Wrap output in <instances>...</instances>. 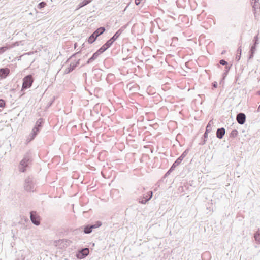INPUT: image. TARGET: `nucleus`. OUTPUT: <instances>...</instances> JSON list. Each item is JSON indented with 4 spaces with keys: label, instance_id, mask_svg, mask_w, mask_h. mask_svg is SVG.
<instances>
[{
    "label": "nucleus",
    "instance_id": "obj_9",
    "mask_svg": "<svg viewBox=\"0 0 260 260\" xmlns=\"http://www.w3.org/2000/svg\"><path fill=\"white\" fill-rule=\"evenodd\" d=\"M89 251L88 248H82L78 251L76 254V256L78 259L84 258L88 255Z\"/></svg>",
    "mask_w": 260,
    "mask_h": 260
},
{
    "label": "nucleus",
    "instance_id": "obj_31",
    "mask_svg": "<svg viewBox=\"0 0 260 260\" xmlns=\"http://www.w3.org/2000/svg\"><path fill=\"white\" fill-rule=\"evenodd\" d=\"M46 5V3L45 2H41L38 5V8L39 9H41L45 7Z\"/></svg>",
    "mask_w": 260,
    "mask_h": 260
},
{
    "label": "nucleus",
    "instance_id": "obj_25",
    "mask_svg": "<svg viewBox=\"0 0 260 260\" xmlns=\"http://www.w3.org/2000/svg\"><path fill=\"white\" fill-rule=\"evenodd\" d=\"M254 238L255 241L260 244V230H258L255 234H254Z\"/></svg>",
    "mask_w": 260,
    "mask_h": 260
},
{
    "label": "nucleus",
    "instance_id": "obj_43",
    "mask_svg": "<svg viewBox=\"0 0 260 260\" xmlns=\"http://www.w3.org/2000/svg\"><path fill=\"white\" fill-rule=\"evenodd\" d=\"M150 192H151V191H149V192H148V195H147L146 197L150 196Z\"/></svg>",
    "mask_w": 260,
    "mask_h": 260
},
{
    "label": "nucleus",
    "instance_id": "obj_17",
    "mask_svg": "<svg viewBox=\"0 0 260 260\" xmlns=\"http://www.w3.org/2000/svg\"><path fill=\"white\" fill-rule=\"evenodd\" d=\"M105 31V28L104 27H100V28H98L94 32L93 34L96 36L99 37L101 35L103 34L104 31Z\"/></svg>",
    "mask_w": 260,
    "mask_h": 260
},
{
    "label": "nucleus",
    "instance_id": "obj_5",
    "mask_svg": "<svg viewBox=\"0 0 260 260\" xmlns=\"http://www.w3.org/2000/svg\"><path fill=\"white\" fill-rule=\"evenodd\" d=\"M24 186L27 192H34L35 190V183L31 177H28L25 179Z\"/></svg>",
    "mask_w": 260,
    "mask_h": 260
},
{
    "label": "nucleus",
    "instance_id": "obj_33",
    "mask_svg": "<svg viewBox=\"0 0 260 260\" xmlns=\"http://www.w3.org/2000/svg\"><path fill=\"white\" fill-rule=\"evenodd\" d=\"M219 63L221 65H222V66H228V62L224 59H221L220 61H219Z\"/></svg>",
    "mask_w": 260,
    "mask_h": 260
},
{
    "label": "nucleus",
    "instance_id": "obj_18",
    "mask_svg": "<svg viewBox=\"0 0 260 260\" xmlns=\"http://www.w3.org/2000/svg\"><path fill=\"white\" fill-rule=\"evenodd\" d=\"M152 192H150V196L145 197H144L143 199L139 201V202L143 204H146L148 201H149L151 199V198L152 197Z\"/></svg>",
    "mask_w": 260,
    "mask_h": 260
},
{
    "label": "nucleus",
    "instance_id": "obj_39",
    "mask_svg": "<svg viewBox=\"0 0 260 260\" xmlns=\"http://www.w3.org/2000/svg\"><path fill=\"white\" fill-rule=\"evenodd\" d=\"M142 1V0H135L136 5H139L141 3Z\"/></svg>",
    "mask_w": 260,
    "mask_h": 260
},
{
    "label": "nucleus",
    "instance_id": "obj_26",
    "mask_svg": "<svg viewBox=\"0 0 260 260\" xmlns=\"http://www.w3.org/2000/svg\"><path fill=\"white\" fill-rule=\"evenodd\" d=\"M11 48H12L11 46H8L7 45L0 47V54H3L6 50L10 49Z\"/></svg>",
    "mask_w": 260,
    "mask_h": 260
},
{
    "label": "nucleus",
    "instance_id": "obj_19",
    "mask_svg": "<svg viewBox=\"0 0 260 260\" xmlns=\"http://www.w3.org/2000/svg\"><path fill=\"white\" fill-rule=\"evenodd\" d=\"M125 28V26H122L115 33V41L120 36Z\"/></svg>",
    "mask_w": 260,
    "mask_h": 260
},
{
    "label": "nucleus",
    "instance_id": "obj_1",
    "mask_svg": "<svg viewBox=\"0 0 260 260\" xmlns=\"http://www.w3.org/2000/svg\"><path fill=\"white\" fill-rule=\"evenodd\" d=\"M31 162V156L29 153H27L24 156L23 159L20 162L19 169L21 172H25L26 168Z\"/></svg>",
    "mask_w": 260,
    "mask_h": 260
},
{
    "label": "nucleus",
    "instance_id": "obj_47",
    "mask_svg": "<svg viewBox=\"0 0 260 260\" xmlns=\"http://www.w3.org/2000/svg\"><path fill=\"white\" fill-rule=\"evenodd\" d=\"M259 94H260V91H259Z\"/></svg>",
    "mask_w": 260,
    "mask_h": 260
},
{
    "label": "nucleus",
    "instance_id": "obj_30",
    "mask_svg": "<svg viewBox=\"0 0 260 260\" xmlns=\"http://www.w3.org/2000/svg\"><path fill=\"white\" fill-rule=\"evenodd\" d=\"M211 121H210L208 124H207L206 127V131L204 133H206L208 135V133L211 132L212 130V128L210 125V122Z\"/></svg>",
    "mask_w": 260,
    "mask_h": 260
},
{
    "label": "nucleus",
    "instance_id": "obj_44",
    "mask_svg": "<svg viewBox=\"0 0 260 260\" xmlns=\"http://www.w3.org/2000/svg\"><path fill=\"white\" fill-rule=\"evenodd\" d=\"M112 76V74H109V75H108V77H107V78H109L110 76Z\"/></svg>",
    "mask_w": 260,
    "mask_h": 260
},
{
    "label": "nucleus",
    "instance_id": "obj_23",
    "mask_svg": "<svg viewBox=\"0 0 260 260\" xmlns=\"http://www.w3.org/2000/svg\"><path fill=\"white\" fill-rule=\"evenodd\" d=\"M182 160L181 159V158H179V157L174 162L173 165L171 166V167L173 168V169H175V168L178 166L180 163L181 162Z\"/></svg>",
    "mask_w": 260,
    "mask_h": 260
},
{
    "label": "nucleus",
    "instance_id": "obj_2",
    "mask_svg": "<svg viewBox=\"0 0 260 260\" xmlns=\"http://www.w3.org/2000/svg\"><path fill=\"white\" fill-rule=\"evenodd\" d=\"M43 123V119L39 118L36 122L35 127L33 128L31 133L29 134V141L32 140L38 133L40 132V129L42 127Z\"/></svg>",
    "mask_w": 260,
    "mask_h": 260
},
{
    "label": "nucleus",
    "instance_id": "obj_6",
    "mask_svg": "<svg viewBox=\"0 0 260 260\" xmlns=\"http://www.w3.org/2000/svg\"><path fill=\"white\" fill-rule=\"evenodd\" d=\"M102 225L101 221H96L95 224H88L84 227V233L85 234H90L92 232L93 229L99 228Z\"/></svg>",
    "mask_w": 260,
    "mask_h": 260
},
{
    "label": "nucleus",
    "instance_id": "obj_22",
    "mask_svg": "<svg viewBox=\"0 0 260 260\" xmlns=\"http://www.w3.org/2000/svg\"><path fill=\"white\" fill-rule=\"evenodd\" d=\"M98 38V37H96L93 33L88 38V42L89 43V44H92L93 43L96 39V38Z\"/></svg>",
    "mask_w": 260,
    "mask_h": 260
},
{
    "label": "nucleus",
    "instance_id": "obj_27",
    "mask_svg": "<svg viewBox=\"0 0 260 260\" xmlns=\"http://www.w3.org/2000/svg\"><path fill=\"white\" fill-rule=\"evenodd\" d=\"M230 69L231 67L229 66H226L225 67L224 72L222 74V77L223 79H224L228 75Z\"/></svg>",
    "mask_w": 260,
    "mask_h": 260
},
{
    "label": "nucleus",
    "instance_id": "obj_21",
    "mask_svg": "<svg viewBox=\"0 0 260 260\" xmlns=\"http://www.w3.org/2000/svg\"><path fill=\"white\" fill-rule=\"evenodd\" d=\"M241 53H242L241 46H240L237 50V55L236 56V59L237 61H239L240 59L241 56Z\"/></svg>",
    "mask_w": 260,
    "mask_h": 260
},
{
    "label": "nucleus",
    "instance_id": "obj_11",
    "mask_svg": "<svg viewBox=\"0 0 260 260\" xmlns=\"http://www.w3.org/2000/svg\"><path fill=\"white\" fill-rule=\"evenodd\" d=\"M246 118V115L244 113L240 112L237 115L236 120L239 124L242 125L245 122Z\"/></svg>",
    "mask_w": 260,
    "mask_h": 260
},
{
    "label": "nucleus",
    "instance_id": "obj_36",
    "mask_svg": "<svg viewBox=\"0 0 260 260\" xmlns=\"http://www.w3.org/2000/svg\"><path fill=\"white\" fill-rule=\"evenodd\" d=\"M21 42H16L14 43H13L12 45H7V46H11L12 48H13L14 47L19 46L20 43H21Z\"/></svg>",
    "mask_w": 260,
    "mask_h": 260
},
{
    "label": "nucleus",
    "instance_id": "obj_8",
    "mask_svg": "<svg viewBox=\"0 0 260 260\" xmlns=\"http://www.w3.org/2000/svg\"><path fill=\"white\" fill-rule=\"evenodd\" d=\"M30 218L32 223L36 225H39L40 224V217L37 214L36 211H31L30 213Z\"/></svg>",
    "mask_w": 260,
    "mask_h": 260
},
{
    "label": "nucleus",
    "instance_id": "obj_28",
    "mask_svg": "<svg viewBox=\"0 0 260 260\" xmlns=\"http://www.w3.org/2000/svg\"><path fill=\"white\" fill-rule=\"evenodd\" d=\"M189 151V148H187L182 154L179 157V158H181V159L182 160L184 157L188 154Z\"/></svg>",
    "mask_w": 260,
    "mask_h": 260
},
{
    "label": "nucleus",
    "instance_id": "obj_16",
    "mask_svg": "<svg viewBox=\"0 0 260 260\" xmlns=\"http://www.w3.org/2000/svg\"><path fill=\"white\" fill-rule=\"evenodd\" d=\"M251 4L252 7L253 11L260 8L258 0H251Z\"/></svg>",
    "mask_w": 260,
    "mask_h": 260
},
{
    "label": "nucleus",
    "instance_id": "obj_35",
    "mask_svg": "<svg viewBox=\"0 0 260 260\" xmlns=\"http://www.w3.org/2000/svg\"><path fill=\"white\" fill-rule=\"evenodd\" d=\"M174 169H173V168L170 167V169L168 170V171L166 173L165 175V177L168 176L170 174V173L174 171Z\"/></svg>",
    "mask_w": 260,
    "mask_h": 260
},
{
    "label": "nucleus",
    "instance_id": "obj_12",
    "mask_svg": "<svg viewBox=\"0 0 260 260\" xmlns=\"http://www.w3.org/2000/svg\"><path fill=\"white\" fill-rule=\"evenodd\" d=\"M79 61L80 59H78V60L76 62L71 63L69 67L67 68L65 70V73L69 74L72 71H73L76 68V67L79 64Z\"/></svg>",
    "mask_w": 260,
    "mask_h": 260
},
{
    "label": "nucleus",
    "instance_id": "obj_24",
    "mask_svg": "<svg viewBox=\"0 0 260 260\" xmlns=\"http://www.w3.org/2000/svg\"><path fill=\"white\" fill-rule=\"evenodd\" d=\"M92 0H83V1L78 5L79 8L83 7L89 3H90Z\"/></svg>",
    "mask_w": 260,
    "mask_h": 260
},
{
    "label": "nucleus",
    "instance_id": "obj_3",
    "mask_svg": "<svg viewBox=\"0 0 260 260\" xmlns=\"http://www.w3.org/2000/svg\"><path fill=\"white\" fill-rule=\"evenodd\" d=\"M252 44L251 46L248 54V59H252L256 51L257 45L259 44V37L258 35L255 36L252 41Z\"/></svg>",
    "mask_w": 260,
    "mask_h": 260
},
{
    "label": "nucleus",
    "instance_id": "obj_40",
    "mask_svg": "<svg viewBox=\"0 0 260 260\" xmlns=\"http://www.w3.org/2000/svg\"><path fill=\"white\" fill-rule=\"evenodd\" d=\"M79 53H80V52H77V53H76L74 54L73 55H72L71 56V57H70V58H73V57H75V56H76V55H78Z\"/></svg>",
    "mask_w": 260,
    "mask_h": 260
},
{
    "label": "nucleus",
    "instance_id": "obj_20",
    "mask_svg": "<svg viewBox=\"0 0 260 260\" xmlns=\"http://www.w3.org/2000/svg\"><path fill=\"white\" fill-rule=\"evenodd\" d=\"M208 135L206 133H204L201 138V141L199 143L200 145H204L208 139Z\"/></svg>",
    "mask_w": 260,
    "mask_h": 260
},
{
    "label": "nucleus",
    "instance_id": "obj_7",
    "mask_svg": "<svg viewBox=\"0 0 260 260\" xmlns=\"http://www.w3.org/2000/svg\"><path fill=\"white\" fill-rule=\"evenodd\" d=\"M71 241L67 239H60L54 241L55 245L58 246L59 248L67 247L70 245Z\"/></svg>",
    "mask_w": 260,
    "mask_h": 260
},
{
    "label": "nucleus",
    "instance_id": "obj_4",
    "mask_svg": "<svg viewBox=\"0 0 260 260\" xmlns=\"http://www.w3.org/2000/svg\"><path fill=\"white\" fill-rule=\"evenodd\" d=\"M34 82V79L31 75H28L26 76L23 79V83L21 88V91H24L28 88H29Z\"/></svg>",
    "mask_w": 260,
    "mask_h": 260
},
{
    "label": "nucleus",
    "instance_id": "obj_46",
    "mask_svg": "<svg viewBox=\"0 0 260 260\" xmlns=\"http://www.w3.org/2000/svg\"><path fill=\"white\" fill-rule=\"evenodd\" d=\"M116 190H116V189H115V190H114L115 192H116Z\"/></svg>",
    "mask_w": 260,
    "mask_h": 260
},
{
    "label": "nucleus",
    "instance_id": "obj_42",
    "mask_svg": "<svg viewBox=\"0 0 260 260\" xmlns=\"http://www.w3.org/2000/svg\"><path fill=\"white\" fill-rule=\"evenodd\" d=\"M225 53V50H223V51H222L221 54H222V55L224 54Z\"/></svg>",
    "mask_w": 260,
    "mask_h": 260
},
{
    "label": "nucleus",
    "instance_id": "obj_10",
    "mask_svg": "<svg viewBox=\"0 0 260 260\" xmlns=\"http://www.w3.org/2000/svg\"><path fill=\"white\" fill-rule=\"evenodd\" d=\"M114 43V36H112L105 44H104L101 48H99L101 52L103 53L107 49H108Z\"/></svg>",
    "mask_w": 260,
    "mask_h": 260
},
{
    "label": "nucleus",
    "instance_id": "obj_13",
    "mask_svg": "<svg viewBox=\"0 0 260 260\" xmlns=\"http://www.w3.org/2000/svg\"><path fill=\"white\" fill-rule=\"evenodd\" d=\"M225 134V129L224 127L219 128L216 131V137L219 139L223 138Z\"/></svg>",
    "mask_w": 260,
    "mask_h": 260
},
{
    "label": "nucleus",
    "instance_id": "obj_45",
    "mask_svg": "<svg viewBox=\"0 0 260 260\" xmlns=\"http://www.w3.org/2000/svg\"><path fill=\"white\" fill-rule=\"evenodd\" d=\"M74 45H75V47H76L77 46V43H75Z\"/></svg>",
    "mask_w": 260,
    "mask_h": 260
},
{
    "label": "nucleus",
    "instance_id": "obj_32",
    "mask_svg": "<svg viewBox=\"0 0 260 260\" xmlns=\"http://www.w3.org/2000/svg\"><path fill=\"white\" fill-rule=\"evenodd\" d=\"M117 99H118V102L116 103V104H115V107L116 106V105L117 106H118V109L122 108V106H121V103L120 102V99L118 97H117ZM116 110H117L115 108L114 111H115Z\"/></svg>",
    "mask_w": 260,
    "mask_h": 260
},
{
    "label": "nucleus",
    "instance_id": "obj_38",
    "mask_svg": "<svg viewBox=\"0 0 260 260\" xmlns=\"http://www.w3.org/2000/svg\"><path fill=\"white\" fill-rule=\"evenodd\" d=\"M212 87L214 88H216L217 87V86H218V84H217V82H214L212 83Z\"/></svg>",
    "mask_w": 260,
    "mask_h": 260
},
{
    "label": "nucleus",
    "instance_id": "obj_14",
    "mask_svg": "<svg viewBox=\"0 0 260 260\" xmlns=\"http://www.w3.org/2000/svg\"><path fill=\"white\" fill-rule=\"evenodd\" d=\"M99 51H100V50L99 49L94 53H93L92 56L87 60V64H89L93 62L95 59H96L98 58L99 55L102 53V52Z\"/></svg>",
    "mask_w": 260,
    "mask_h": 260
},
{
    "label": "nucleus",
    "instance_id": "obj_41",
    "mask_svg": "<svg viewBox=\"0 0 260 260\" xmlns=\"http://www.w3.org/2000/svg\"><path fill=\"white\" fill-rule=\"evenodd\" d=\"M257 112H260V104H259V106H258V107L257 108Z\"/></svg>",
    "mask_w": 260,
    "mask_h": 260
},
{
    "label": "nucleus",
    "instance_id": "obj_15",
    "mask_svg": "<svg viewBox=\"0 0 260 260\" xmlns=\"http://www.w3.org/2000/svg\"><path fill=\"white\" fill-rule=\"evenodd\" d=\"M10 73V70L7 68L0 69V77L2 78H5Z\"/></svg>",
    "mask_w": 260,
    "mask_h": 260
},
{
    "label": "nucleus",
    "instance_id": "obj_34",
    "mask_svg": "<svg viewBox=\"0 0 260 260\" xmlns=\"http://www.w3.org/2000/svg\"><path fill=\"white\" fill-rule=\"evenodd\" d=\"M6 102L3 99H0V107L4 108L5 107Z\"/></svg>",
    "mask_w": 260,
    "mask_h": 260
},
{
    "label": "nucleus",
    "instance_id": "obj_37",
    "mask_svg": "<svg viewBox=\"0 0 260 260\" xmlns=\"http://www.w3.org/2000/svg\"><path fill=\"white\" fill-rule=\"evenodd\" d=\"M122 163V159H115V164L118 165V164H120Z\"/></svg>",
    "mask_w": 260,
    "mask_h": 260
},
{
    "label": "nucleus",
    "instance_id": "obj_29",
    "mask_svg": "<svg viewBox=\"0 0 260 260\" xmlns=\"http://www.w3.org/2000/svg\"><path fill=\"white\" fill-rule=\"evenodd\" d=\"M238 132L236 129H233L232 131L230 134V137L232 138H235L237 136Z\"/></svg>",
    "mask_w": 260,
    "mask_h": 260
}]
</instances>
